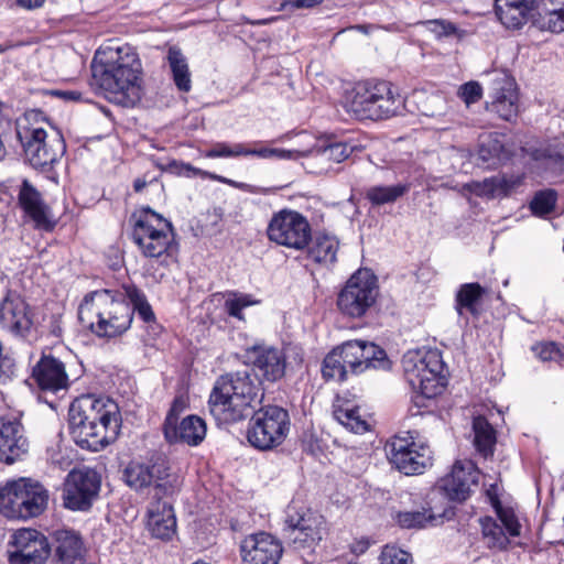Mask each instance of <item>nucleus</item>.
<instances>
[{
	"label": "nucleus",
	"instance_id": "f257e3e1",
	"mask_svg": "<svg viewBox=\"0 0 564 564\" xmlns=\"http://www.w3.org/2000/svg\"><path fill=\"white\" fill-rule=\"evenodd\" d=\"M91 72L111 102L132 107L141 99V63L129 45L113 41L101 45L93 58Z\"/></svg>",
	"mask_w": 564,
	"mask_h": 564
},
{
	"label": "nucleus",
	"instance_id": "f03ea898",
	"mask_svg": "<svg viewBox=\"0 0 564 564\" xmlns=\"http://www.w3.org/2000/svg\"><path fill=\"white\" fill-rule=\"evenodd\" d=\"M121 422L118 403L108 397L83 394L70 403L69 432L82 448L104 449L119 436Z\"/></svg>",
	"mask_w": 564,
	"mask_h": 564
},
{
	"label": "nucleus",
	"instance_id": "7ed1b4c3",
	"mask_svg": "<svg viewBox=\"0 0 564 564\" xmlns=\"http://www.w3.org/2000/svg\"><path fill=\"white\" fill-rule=\"evenodd\" d=\"M261 380L248 370L220 376L210 392L208 405L220 423L246 419L262 400Z\"/></svg>",
	"mask_w": 564,
	"mask_h": 564
},
{
	"label": "nucleus",
	"instance_id": "20e7f679",
	"mask_svg": "<svg viewBox=\"0 0 564 564\" xmlns=\"http://www.w3.org/2000/svg\"><path fill=\"white\" fill-rule=\"evenodd\" d=\"M82 325L98 337L113 338L126 333L133 319V308L122 297L109 290H98L85 295L78 307Z\"/></svg>",
	"mask_w": 564,
	"mask_h": 564
},
{
	"label": "nucleus",
	"instance_id": "39448f33",
	"mask_svg": "<svg viewBox=\"0 0 564 564\" xmlns=\"http://www.w3.org/2000/svg\"><path fill=\"white\" fill-rule=\"evenodd\" d=\"M345 107L358 120H384L399 113L403 99L389 82L365 80L347 94Z\"/></svg>",
	"mask_w": 564,
	"mask_h": 564
},
{
	"label": "nucleus",
	"instance_id": "423d86ee",
	"mask_svg": "<svg viewBox=\"0 0 564 564\" xmlns=\"http://www.w3.org/2000/svg\"><path fill=\"white\" fill-rule=\"evenodd\" d=\"M404 376L415 392L413 403L417 408H425L426 401L441 394L447 379L444 375L445 365L437 350L408 352L402 360Z\"/></svg>",
	"mask_w": 564,
	"mask_h": 564
},
{
	"label": "nucleus",
	"instance_id": "0eeeda50",
	"mask_svg": "<svg viewBox=\"0 0 564 564\" xmlns=\"http://www.w3.org/2000/svg\"><path fill=\"white\" fill-rule=\"evenodd\" d=\"M40 111L25 116V123L18 124V138L23 147L25 160L36 170L48 171L65 153L66 145L58 132L48 134L37 118Z\"/></svg>",
	"mask_w": 564,
	"mask_h": 564
},
{
	"label": "nucleus",
	"instance_id": "6e6552de",
	"mask_svg": "<svg viewBox=\"0 0 564 564\" xmlns=\"http://www.w3.org/2000/svg\"><path fill=\"white\" fill-rule=\"evenodd\" d=\"M47 490L37 481L21 478L0 488V512L8 519L28 520L47 506Z\"/></svg>",
	"mask_w": 564,
	"mask_h": 564
},
{
	"label": "nucleus",
	"instance_id": "1a4fd4ad",
	"mask_svg": "<svg viewBox=\"0 0 564 564\" xmlns=\"http://www.w3.org/2000/svg\"><path fill=\"white\" fill-rule=\"evenodd\" d=\"M123 478L126 484L135 491H142L152 486L156 498L177 494L182 485L180 477L171 473V466L162 455H154L144 463H129L123 470Z\"/></svg>",
	"mask_w": 564,
	"mask_h": 564
},
{
	"label": "nucleus",
	"instance_id": "9d476101",
	"mask_svg": "<svg viewBox=\"0 0 564 564\" xmlns=\"http://www.w3.org/2000/svg\"><path fill=\"white\" fill-rule=\"evenodd\" d=\"M134 243L147 258H161L170 254L173 249V225L150 207L139 212L132 230Z\"/></svg>",
	"mask_w": 564,
	"mask_h": 564
},
{
	"label": "nucleus",
	"instance_id": "9b49d317",
	"mask_svg": "<svg viewBox=\"0 0 564 564\" xmlns=\"http://www.w3.org/2000/svg\"><path fill=\"white\" fill-rule=\"evenodd\" d=\"M379 294L378 279L368 269L356 271L338 293L337 307L346 316H364L376 303Z\"/></svg>",
	"mask_w": 564,
	"mask_h": 564
},
{
	"label": "nucleus",
	"instance_id": "f8f14e48",
	"mask_svg": "<svg viewBox=\"0 0 564 564\" xmlns=\"http://www.w3.org/2000/svg\"><path fill=\"white\" fill-rule=\"evenodd\" d=\"M290 431V416L286 410L276 405L260 409L252 416L248 429L249 443L261 451L281 445Z\"/></svg>",
	"mask_w": 564,
	"mask_h": 564
},
{
	"label": "nucleus",
	"instance_id": "ddd939ff",
	"mask_svg": "<svg viewBox=\"0 0 564 564\" xmlns=\"http://www.w3.org/2000/svg\"><path fill=\"white\" fill-rule=\"evenodd\" d=\"M271 242L296 251L305 250L312 239V227L301 213L284 208L274 213L267 227Z\"/></svg>",
	"mask_w": 564,
	"mask_h": 564
},
{
	"label": "nucleus",
	"instance_id": "4468645a",
	"mask_svg": "<svg viewBox=\"0 0 564 564\" xmlns=\"http://www.w3.org/2000/svg\"><path fill=\"white\" fill-rule=\"evenodd\" d=\"M386 453L389 462L406 476L423 474L432 464L429 447L417 446L411 432L390 440L386 445Z\"/></svg>",
	"mask_w": 564,
	"mask_h": 564
},
{
	"label": "nucleus",
	"instance_id": "2eb2a0df",
	"mask_svg": "<svg viewBox=\"0 0 564 564\" xmlns=\"http://www.w3.org/2000/svg\"><path fill=\"white\" fill-rule=\"evenodd\" d=\"M7 553L9 564H45L52 546L40 531L20 529L11 535Z\"/></svg>",
	"mask_w": 564,
	"mask_h": 564
},
{
	"label": "nucleus",
	"instance_id": "dca6fc26",
	"mask_svg": "<svg viewBox=\"0 0 564 564\" xmlns=\"http://www.w3.org/2000/svg\"><path fill=\"white\" fill-rule=\"evenodd\" d=\"M100 477L90 468L72 470L63 490L64 506L70 510H88L100 489Z\"/></svg>",
	"mask_w": 564,
	"mask_h": 564
},
{
	"label": "nucleus",
	"instance_id": "f3484780",
	"mask_svg": "<svg viewBox=\"0 0 564 564\" xmlns=\"http://www.w3.org/2000/svg\"><path fill=\"white\" fill-rule=\"evenodd\" d=\"M349 372L357 375L369 368L388 369L390 361L386 351L373 343L349 340L335 348Z\"/></svg>",
	"mask_w": 564,
	"mask_h": 564
},
{
	"label": "nucleus",
	"instance_id": "a211bd4d",
	"mask_svg": "<svg viewBox=\"0 0 564 564\" xmlns=\"http://www.w3.org/2000/svg\"><path fill=\"white\" fill-rule=\"evenodd\" d=\"M289 509L285 520L288 538L297 550H314L325 533V521L322 516L307 512L291 513Z\"/></svg>",
	"mask_w": 564,
	"mask_h": 564
},
{
	"label": "nucleus",
	"instance_id": "6ab92c4d",
	"mask_svg": "<svg viewBox=\"0 0 564 564\" xmlns=\"http://www.w3.org/2000/svg\"><path fill=\"white\" fill-rule=\"evenodd\" d=\"M480 471L471 460H457L452 471L438 481L440 490L455 502L466 501L478 486Z\"/></svg>",
	"mask_w": 564,
	"mask_h": 564
},
{
	"label": "nucleus",
	"instance_id": "aec40b11",
	"mask_svg": "<svg viewBox=\"0 0 564 564\" xmlns=\"http://www.w3.org/2000/svg\"><path fill=\"white\" fill-rule=\"evenodd\" d=\"M246 357L252 365L257 377L269 382H276L285 376L286 356L283 349L267 345L254 344L246 349Z\"/></svg>",
	"mask_w": 564,
	"mask_h": 564
},
{
	"label": "nucleus",
	"instance_id": "412c9836",
	"mask_svg": "<svg viewBox=\"0 0 564 564\" xmlns=\"http://www.w3.org/2000/svg\"><path fill=\"white\" fill-rule=\"evenodd\" d=\"M282 554L281 541L268 532L249 534L240 543L242 564H279Z\"/></svg>",
	"mask_w": 564,
	"mask_h": 564
},
{
	"label": "nucleus",
	"instance_id": "4be33fe9",
	"mask_svg": "<svg viewBox=\"0 0 564 564\" xmlns=\"http://www.w3.org/2000/svg\"><path fill=\"white\" fill-rule=\"evenodd\" d=\"M30 443L24 427L14 416H0V462L12 465L29 453Z\"/></svg>",
	"mask_w": 564,
	"mask_h": 564
},
{
	"label": "nucleus",
	"instance_id": "5701e85b",
	"mask_svg": "<svg viewBox=\"0 0 564 564\" xmlns=\"http://www.w3.org/2000/svg\"><path fill=\"white\" fill-rule=\"evenodd\" d=\"M0 323L11 334L26 337L33 327V314L29 304L19 294L8 292L0 304Z\"/></svg>",
	"mask_w": 564,
	"mask_h": 564
},
{
	"label": "nucleus",
	"instance_id": "b1692460",
	"mask_svg": "<svg viewBox=\"0 0 564 564\" xmlns=\"http://www.w3.org/2000/svg\"><path fill=\"white\" fill-rule=\"evenodd\" d=\"M18 203L36 228L46 231L54 229L56 221L52 218L51 208L45 204L41 193L28 180H23L20 186Z\"/></svg>",
	"mask_w": 564,
	"mask_h": 564
},
{
	"label": "nucleus",
	"instance_id": "393cba45",
	"mask_svg": "<svg viewBox=\"0 0 564 564\" xmlns=\"http://www.w3.org/2000/svg\"><path fill=\"white\" fill-rule=\"evenodd\" d=\"M32 376L42 390L57 392L69 386L64 362L51 354L41 357L33 367Z\"/></svg>",
	"mask_w": 564,
	"mask_h": 564
},
{
	"label": "nucleus",
	"instance_id": "a878e982",
	"mask_svg": "<svg viewBox=\"0 0 564 564\" xmlns=\"http://www.w3.org/2000/svg\"><path fill=\"white\" fill-rule=\"evenodd\" d=\"M495 13L507 30H520L536 17L535 0H495Z\"/></svg>",
	"mask_w": 564,
	"mask_h": 564
},
{
	"label": "nucleus",
	"instance_id": "bb28decb",
	"mask_svg": "<svg viewBox=\"0 0 564 564\" xmlns=\"http://www.w3.org/2000/svg\"><path fill=\"white\" fill-rule=\"evenodd\" d=\"M487 109L511 121L518 115V93L513 79L502 76L492 82V100L487 102Z\"/></svg>",
	"mask_w": 564,
	"mask_h": 564
},
{
	"label": "nucleus",
	"instance_id": "cd10ccee",
	"mask_svg": "<svg viewBox=\"0 0 564 564\" xmlns=\"http://www.w3.org/2000/svg\"><path fill=\"white\" fill-rule=\"evenodd\" d=\"M163 433L169 444L197 446L205 438L206 424L199 416L188 415L181 422L172 424L170 420L167 424H163Z\"/></svg>",
	"mask_w": 564,
	"mask_h": 564
},
{
	"label": "nucleus",
	"instance_id": "c85d7f7f",
	"mask_svg": "<svg viewBox=\"0 0 564 564\" xmlns=\"http://www.w3.org/2000/svg\"><path fill=\"white\" fill-rule=\"evenodd\" d=\"M53 538L55 564H84L85 547L78 533L72 530H57Z\"/></svg>",
	"mask_w": 564,
	"mask_h": 564
},
{
	"label": "nucleus",
	"instance_id": "c756f323",
	"mask_svg": "<svg viewBox=\"0 0 564 564\" xmlns=\"http://www.w3.org/2000/svg\"><path fill=\"white\" fill-rule=\"evenodd\" d=\"M148 517V528L154 538L169 541L176 533V518L170 502L158 498L156 501L151 502Z\"/></svg>",
	"mask_w": 564,
	"mask_h": 564
},
{
	"label": "nucleus",
	"instance_id": "7c9ffc66",
	"mask_svg": "<svg viewBox=\"0 0 564 564\" xmlns=\"http://www.w3.org/2000/svg\"><path fill=\"white\" fill-rule=\"evenodd\" d=\"M522 151L545 170L564 172V140L553 139L539 145L522 148Z\"/></svg>",
	"mask_w": 564,
	"mask_h": 564
},
{
	"label": "nucleus",
	"instance_id": "2f4dec72",
	"mask_svg": "<svg viewBox=\"0 0 564 564\" xmlns=\"http://www.w3.org/2000/svg\"><path fill=\"white\" fill-rule=\"evenodd\" d=\"M453 508L445 509L442 513H435L431 507H423L422 510L399 511L394 519L403 529H424L442 524L444 520L454 517Z\"/></svg>",
	"mask_w": 564,
	"mask_h": 564
},
{
	"label": "nucleus",
	"instance_id": "473e14b6",
	"mask_svg": "<svg viewBox=\"0 0 564 564\" xmlns=\"http://www.w3.org/2000/svg\"><path fill=\"white\" fill-rule=\"evenodd\" d=\"M307 258L313 262L329 268L337 261L339 240L335 235L328 232H316L312 235L308 243Z\"/></svg>",
	"mask_w": 564,
	"mask_h": 564
},
{
	"label": "nucleus",
	"instance_id": "72a5a7b5",
	"mask_svg": "<svg viewBox=\"0 0 564 564\" xmlns=\"http://www.w3.org/2000/svg\"><path fill=\"white\" fill-rule=\"evenodd\" d=\"M535 13L541 29L564 32V0H535Z\"/></svg>",
	"mask_w": 564,
	"mask_h": 564
},
{
	"label": "nucleus",
	"instance_id": "f704fd0d",
	"mask_svg": "<svg viewBox=\"0 0 564 564\" xmlns=\"http://www.w3.org/2000/svg\"><path fill=\"white\" fill-rule=\"evenodd\" d=\"M166 59L176 88L182 93H188L192 89V75L187 58L182 53L181 48L175 45L170 46Z\"/></svg>",
	"mask_w": 564,
	"mask_h": 564
},
{
	"label": "nucleus",
	"instance_id": "c9c22d12",
	"mask_svg": "<svg viewBox=\"0 0 564 564\" xmlns=\"http://www.w3.org/2000/svg\"><path fill=\"white\" fill-rule=\"evenodd\" d=\"M486 290L477 282L462 284L456 293V311L463 315L464 311L473 316L479 315V305Z\"/></svg>",
	"mask_w": 564,
	"mask_h": 564
},
{
	"label": "nucleus",
	"instance_id": "e433bc0d",
	"mask_svg": "<svg viewBox=\"0 0 564 564\" xmlns=\"http://www.w3.org/2000/svg\"><path fill=\"white\" fill-rule=\"evenodd\" d=\"M512 184L503 176H492L481 182L474 181L464 185V189L485 198H496L508 195Z\"/></svg>",
	"mask_w": 564,
	"mask_h": 564
},
{
	"label": "nucleus",
	"instance_id": "4c0bfd02",
	"mask_svg": "<svg viewBox=\"0 0 564 564\" xmlns=\"http://www.w3.org/2000/svg\"><path fill=\"white\" fill-rule=\"evenodd\" d=\"M473 431L475 434L474 445L479 454L485 458L494 454L496 445V431L485 416L478 415L473 420Z\"/></svg>",
	"mask_w": 564,
	"mask_h": 564
},
{
	"label": "nucleus",
	"instance_id": "58836bf2",
	"mask_svg": "<svg viewBox=\"0 0 564 564\" xmlns=\"http://www.w3.org/2000/svg\"><path fill=\"white\" fill-rule=\"evenodd\" d=\"M509 158L498 135L489 134L481 139L478 148V160L486 167H497Z\"/></svg>",
	"mask_w": 564,
	"mask_h": 564
},
{
	"label": "nucleus",
	"instance_id": "ea45409f",
	"mask_svg": "<svg viewBox=\"0 0 564 564\" xmlns=\"http://www.w3.org/2000/svg\"><path fill=\"white\" fill-rule=\"evenodd\" d=\"M479 522L481 527V534L488 549L505 551L509 547V534L496 519L485 517L481 518Z\"/></svg>",
	"mask_w": 564,
	"mask_h": 564
},
{
	"label": "nucleus",
	"instance_id": "a19ab883",
	"mask_svg": "<svg viewBox=\"0 0 564 564\" xmlns=\"http://www.w3.org/2000/svg\"><path fill=\"white\" fill-rule=\"evenodd\" d=\"M224 297V312L229 317L243 323L246 322L243 310L261 303V301L256 299L252 294L238 291H228Z\"/></svg>",
	"mask_w": 564,
	"mask_h": 564
},
{
	"label": "nucleus",
	"instance_id": "79ce46f5",
	"mask_svg": "<svg viewBox=\"0 0 564 564\" xmlns=\"http://www.w3.org/2000/svg\"><path fill=\"white\" fill-rule=\"evenodd\" d=\"M410 188L411 185L409 183H400L392 186H371L366 192V198L377 206L391 204L404 196Z\"/></svg>",
	"mask_w": 564,
	"mask_h": 564
},
{
	"label": "nucleus",
	"instance_id": "37998d69",
	"mask_svg": "<svg viewBox=\"0 0 564 564\" xmlns=\"http://www.w3.org/2000/svg\"><path fill=\"white\" fill-rule=\"evenodd\" d=\"M335 420L354 433H364L368 431V423L361 419L359 410L356 406H337L334 410Z\"/></svg>",
	"mask_w": 564,
	"mask_h": 564
},
{
	"label": "nucleus",
	"instance_id": "c03bdc74",
	"mask_svg": "<svg viewBox=\"0 0 564 564\" xmlns=\"http://www.w3.org/2000/svg\"><path fill=\"white\" fill-rule=\"evenodd\" d=\"M322 373L325 380L341 382L347 379L348 369L340 359V354L333 349L323 361Z\"/></svg>",
	"mask_w": 564,
	"mask_h": 564
},
{
	"label": "nucleus",
	"instance_id": "a18cd8bd",
	"mask_svg": "<svg viewBox=\"0 0 564 564\" xmlns=\"http://www.w3.org/2000/svg\"><path fill=\"white\" fill-rule=\"evenodd\" d=\"M492 506L498 517V522L509 536H519L521 534V524L511 508L503 507L498 498L492 499Z\"/></svg>",
	"mask_w": 564,
	"mask_h": 564
},
{
	"label": "nucleus",
	"instance_id": "49530a36",
	"mask_svg": "<svg viewBox=\"0 0 564 564\" xmlns=\"http://www.w3.org/2000/svg\"><path fill=\"white\" fill-rule=\"evenodd\" d=\"M556 199L557 193L554 189L547 188L540 191L534 195L530 203V208L534 215L544 216L554 209Z\"/></svg>",
	"mask_w": 564,
	"mask_h": 564
},
{
	"label": "nucleus",
	"instance_id": "de8ad7c7",
	"mask_svg": "<svg viewBox=\"0 0 564 564\" xmlns=\"http://www.w3.org/2000/svg\"><path fill=\"white\" fill-rule=\"evenodd\" d=\"M427 29L433 32L436 37H449L455 36L457 39H463L466 34V31L460 30L457 25L448 20L435 19L427 20L424 22Z\"/></svg>",
	"mask_w": 564,
	"mask_h": 564
},
{
	"label": "nucleus",
	"instance_id": "09e8293b",
	"mask_svg": "<svg viewBox=\"0 0 564 564\" xmlns=\"http://www.w3.org/2000/svg\"><path fill=\"white\" fill-rule=\"evenodd\" d=\"M242 144L236 143L229 145L226 142H218L214 144L209 150L205 151L204 155L209 159L215 158H236L242 155Z\"/></svg>",
	"mask_w": 564,
	"mask_h": 564
},
{
	"label": "nucleus",
	"instance_id": "8fccbe9b",
	"mask_svg": "<svg viewBox=\"0 0 564 564\" xmlns=\"http://www.w3.org/2000/svg\"><path fill=\"white\" fill-rule=\"evenodd\" d=\"M355 149V145H351L347 142H335L326 147L323 151V154L328 160L339 163L348 159Z\"/></svg>",
	"mask_w": 564,
	"mask_h": 564
},
{
	"label": "nucleus",
	"instance_id": "3c124183",
	"mask_svg": "<svg viewBox=\"0 0 564 564\" xmlns=\"http://www.w3.org/2000/svg\"><path fill=\"white\" fill-rule=\"evenodd\" d=\"M411 554L393 545H386L380 554V564H409Z\"/></svg>",
	"mask_w": 564,
	"mask_h": 564
},
{
	"label": "nucleus",
	"instance_id": "603ef678",
	"mask_svg": "<svg viewBox=\"0 0 564 564\" xmlns=\"http://www.w3.org/2000/svg\"><path fill=\"white\" fill-rule=\"evenodd\" d=\"M533 351L542 361L561 360L563 358L561 348L553 341L538 344L533 347Z\"/></svg>",
	"mask_w": 564,
	"mask_h": 564
},
{
	"label": "nucleus",
	"instance_id": "864d4df0",
	"mask_svg": "<svg viewBox=\"0 0 564 564\" xmlns=\"http://www.w3.org/2000/svg\"><path fill=\"white\" fill-rule=\"evenodd\" d=\"M458 97L467 105L479 101L482 97V88L477 82H468L458 89Z\"/></svg>",
	"mask_w": 564,
	"mask_h": 564
},
{
	"label": "nucleus",
	"instance_id": "5fc2aeb1",
	"mask_svg": "<svg viewBox=\"0 0 564 564\" xmlns=\"http://www.w3.org/2000/svg\"><path fill=\"white\" fill-rule=\"evenodd\" d=\"M184 169L186 171H188V172H192L194 175H199V176H202L204 178H209V180H213V181H217V182L230 185V186L236 187V188H240L241 189V188H245L247 186L243 183H238L236 181L229 180V178L224 177L221 175H217V174L212 173V172L203 171L200 169L192 166L191 164H185Z\"/></svg>",
	"mask_w": 564,
	"mask_h": 564
},
{
	"label": "nucleus",
	"instance_id": "6e6d98bb",
	"mask_svg": "<svg viewBox=\"0 0 564 564\" xmlns=\"http://www.w3.org/2000/svg\"><path fill=\"white\" fill-rule=\"evenodd\" d=\"M323 3V0H284L281 3V10H299V9H312Z\"/></svg>",
	"mask_w": 564,
	"mask_h": 564
},
{
	"label": "nucleus",
	"instance_id": "4d7b16f0",
	"mask_svg": "<svg viewBox=\"0 0 564 564\" xmlns=\"http://www.w3.org/2000/svg\"><path fill=\"white\" fill-rule=\"evenodd\" d=\"M185 408H186L185 401L182 398H175L173 400L171 409L169 410V412L166 414L164 424H167L170 419H171L172 424L178 422V416L184 411Z\"/></svg>",
	"mask_w": 564,
	"mask_h": 564
},
{
	"label": "nucleus",
	"instance_id": "13d9d810",
	"mask_svg": "<svg viewBox=\"0 0 564 564\" xmlns=\"http://www.w3.org/2000/svg\"><path fill=\"white\" fill-rule=\"evenodd\" d=\"M131 307L133 308V313L137 312L140 318H142L145 323H151L155 321V315L148 300L137 306Z\"/></svg>",
	"mask_w": 564,
	"mask_h": 564
},
{
	"label": "nucleus",
	"instance_id": "bf43d9fd",
	"mask_svg": "<svg viewBox=\"0 0 564 564\" xmlns=\"http://www.w3.org/2000/svg\"><path fill=\"white\" fill-rule=\"evenodd\" d=\"M126 295L129 299L130 306H137L147 301L144 293L134 285L126 288Z\"/></svg>",
	"mask_w": 564,
	"mask_h": 564
},
{
	"label": "nucleus",
	"instance_id": "052dcab7",
	"mask_svg": "<svg viewBox=\"0 0 564 564\" xmlns=\"http://www.w3.org/2000/svg\"><path fill=\"white\" fill-rule=\"evenodd\" d=\"M242 155L247 156V155H256V156H259V158H272L273 156V153H275V151H272V149H269V148H262V149H247L243 144H242Z\"/></svg>",
	"mask_w": 564,
	"mask_h": 564
},
{
	"label": "nucleus",
	"instance_id": "680f3d73",
	"mask_svg": "<svg viewBox=\"0 0 564 564\" xmlns=\"http://www.w3.org/2000/svg\"><path fill=\"white\" fill-rule=\"evenodd\" d=\"M51 95L56 96L62 99H65V100H72V101H77L82 98V93H79L77 90L56 89V90H52Z\"/></svg>",
	"mask_w": 564,
	"mask_h": 564
},
{
	"label": "nucleus",
	"instance_id": "e2e57ef3",
	"mask_svg": "<svg viewBox=\"0 0 564 564\" xmlns=\"http://www.w3.org/2000/svg\"><path fill=\"white\" fill-rule=\"evenodd\" d=\"M272 151H275L273 156L283 160L296 159L301 154V152L297 150L272 149Z\"/></svg>",
	"mask_w": 564,
	"mask_h": 564
},
{
	"label": "nucleus",
	"instance_id": "0e129e2a",
	"mask_svg": "<svg viewBox=\"0 0 564 564\" xmlns=\"http://www.w3.org/2000/svg\"><path fill=\"white\" fill-rule=\"evenodd\" d=\"M45 0H15V3L24 9L33 10L41 8L44 4Z\"/></svg>",
	"mask_w": 564,
	"mask_h": 564
},
{
	"label": "nucleus",
	"instance_id": "69168bd1",
	"mask_svg": "<svg viewBox=\"0 0 564 564\" xmlns=\"http://www.w3.org/2000/svg\"><path fill=\"white\" fill-rule=\"evenodd\" d=\"M25 43L22 41L13 42V41H6L4 43L0 44V54L6 53L9 50L23 46Z\"/></svg>",
	"mask_w": 564,
	"mask_h": 564
},
{
	"label": "nucleus",
	"instance_id": "338daca9",
	"mask_svg": "<svg viewBox=\"0 0 564 564\" xmlns=\"http://www.w3.org/2000/svg\"><path fill=\"white\" fill-rule=\"evenodd\" d=\"M278 18H270V19H261V20H248L247 22L251 25H267L273 21H275Z\"/></svg>",
	"mask_w": 564,
	"mask_h": 564
},
{
	"label": "nucleus",
	"instance_id": "774afa93",
	"mask_svg": "<svg viewBox=\"0 0 564 564\" xmlns=\"http://www.w3.org/2000/svg\"><path fill=\"white\" fill-rule=\"evenodd\" d=\"M147 186V182L142 178H137L133 183V188L135 192H141Z\"/></svg>",
	"mask_w": 564,
	"mask_h": 564
}]
</instances>
